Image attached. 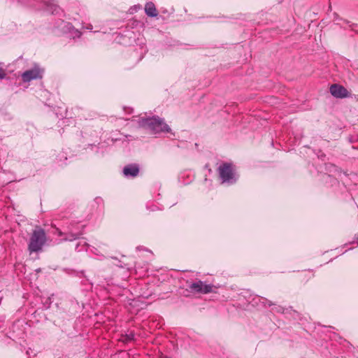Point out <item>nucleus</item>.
I'll return each instance as SVG.
<instances>
[{"mask_svg": "<svg viewBox=\"0 0 358 358\" xmlns=\"http://www.w3.org/2000/svg\"><path fill=\"white\" fill-rule=\"evenodd\" d=\"M138 123L141 127L150 129L154 134L169 132L171 130L164 120L157 116L141 118Z\"/></svg>", "mask_w": 358, "mask_h": 358, "instance_id": "nucleus-1", "label": "nucleus"}, {"mask_svg": "<svg viewBox=\"0 0 358 358\" xmlns=\"http://www.w3.org/2000/svg\"><path fill=\"white\" fill-rule=\"evenodd\" d=\"M46 241V235L43 229L39 228L34 230L29 240L28 249L31 253L41 250Z\"/></svg>", "mask_w": 358, "mask_h": 358, "instance_id": "nucleus-2", "label": "nucleus"}, {"mask_svg": "<svg viewBox=\"0 0 358 358\" xmlns=\"http://www.w3.org/2000/svg\"><path fill=\"white\" fill-rule=\"evenodd\" d=\"M220 177L222 182L229 184L234 183L237 178L234 172V168L231 164H223L218 169Z\"/></svg>", "mask_w": 358, "mask_h": 358, "instance_id": "nucleus-3", "label": "nucleus"}, {"mask_svg": "<svg viewBox=\"0 0 358 358\" xmlns=\"http://www.w3.org/2000/svg\"><path fill=\"white\" fill-rule=\"evenodd\" d=\"M43 73V69L41 68L38 64H34L31 69H28L22 73V80L24 83H29L34 80L41 79Z\"/></svg>", "mask_w": 358, "mask_h": 358, "instance_id": "nucleus-4", "label": "nucleus"}, {"mask_svg": "<svg viewBox=\"0 0 358 358\" xmlns=\"http://www.w3.org/2000/svg\"><path fill=\"white\" fill-rule=\"evenodd\" d=\"M329 91L331 94L336 98L343 99L350 96L346 88L338 84L332 85L330 87Z\"/></svg>", "mask_w": 358, "mask_h": 358, "instance_id": "nucleus-5", "label": "nucleus"}, {"mask_svg": "<svg viewBox=\"0 0 358 358\" xmlns=\"http://www.w3.org/2000/svg\"><path fill=\"white\" fill-rule=\"evenodd\" d=\"M189 288L192 292L196 293L207 294L212 292V286L210 285H206L201 280L192 283L189 285Z\"/></svg>", "mask_w": 358, "mask_h": 358, "instance_id": "nucleus-6", "label": "nucleus"}, {"mask_svg": "<svg viewBox=\"0 0 358 358\" xmlns=\"http://www.w3.org/2000/svg\"><path fill=\"white\" fill-rule=\"evenodd\" d=\"M139 173L138 166L136 164H129L123 169V174L127 178L136 177Z\"/></svg>", "mask_w": 358, "mask_h": 358, "instance_id": "nucleus-7", "label": "nucleus"}, {"mask_svg": "<svg viewBox=\"0 0 358 358\" xmlns=\"http://www.w3.org/2000/svg\"><path fill=\"white\" fill-rule=\"evenodd\" d=\"M53 1L54 0H48L44 2V9L53 15H57L59 13L61 9L57 4L54 3Z\"/></svg>", "mask_w": 358, "mask_h": 358, "instance_id": "nucleus-8", "label": "nucleus"}, {"mask_svg": "<svg viewBox=\"0 0 358 358\" xmlns=\"http://www.w3.org/2000/svg\"><path fill=\"white\" fill-rule=\"evenodd\" d=\"M145 12L146 15L150 17H156L158 15V12L156 9V7L152 2H148L145 4Z\"/></svg>", "mask_w": 358, "mask_h": 358, "instance_id": "nucleus-9", "label": "nucleus"}, {"mask_svg": "<svg viewBox=\"0 0 358 358\" xmlns=\"http://www.w3.org/2000/svg\"><path fill=\"white\" fill-rule=\"evenodd\" d=\"M64 27H66L69 31L71 34L73 38H79L80 36V31L78 29H75L70 23H65Z\"/></svg>", "mask_w": 358, "mask_h": 358, "instance_id": "nucleus-10", "label": "nucleus"}, {"mask_svg": "<svg viewBox=\"0 0 358 358\" xmlns=\"http://www.w3.org/2000/svg\"><path fill=\"white\" fill-rule=\"evenodd\" d=\"M82 234H83V231H79V232L71 231L66 235V237L64 238V239L66 241H72L73 240L78 238Z\"/></svg>", "mask_w": 358, "mask_h": 358, "instance_id": "nucleus-11", "label": "nucleus"}, {"mask_svg": "<svg viewBox=\"0 0 358 358\" xmlns=\"http://www.w3.org/2000/svg\"><path fill=\"white\" fill-rule=\"evenodd\" d=\"M134 339V334L131 332L129 334H127V341H132Z\"/></svg>", "mask_w": 358, "mask_h": 358, "instance_id": "nucleus-12", "label": "nucleus"}, {"mask_svg": "<svg viewBox=\"0 0 358 358\" xmlns=\"http://www.w3.org/2000/svg\"><path fill=\"white\" fill-rule=\"evenodd\" d=\"M6 75L5 71L0 67V80L4 78Z\"/></svg>", "mask_w": 358, "mask_h": 358, "instance_id": "nucleus-13", "label": "nucleus"}, {"mask_svg": "<svg viewBox=\"0 0 358 358\" xmlns=\"http://www.w3.org/2000/svg\"><path fill=\"white\" fill-rule=\"evenodd\" d=\"M86 29H90V30L92 29V24H89V25H87V26L86 27Z\"/></svg>", "mask_w": 358, "mask_h": 358, "instance_id": "nucleus-14", "label": "nucleus"}, {"mask_svg": "<svg viewBox=\"0 0 358 358\" xmlns=\"http://www.w3.org/2000/svg\"><path fill=\"white\" fill-rule=\"evenodd\" d=\"M357 245H358V242H357Z\"/></svg>", "mask_w": 358, "mask_h": 358, "instance_id": "nucleus-15", "label": "nucleus"}]
</instances>
